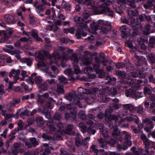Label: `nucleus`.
Returning <instances> with one entry per match:
<instances>
[{"label":"nucleus","instance_id":"31","mask_svg":"<svg viewBox=\"0 0 155 155\" xmlns=\"http://www.w3.org/2000/svg\"><path fill=\"white\" fill-rule=\"evenodd\" d=\"M36 122L39 126H41L44 124V121L41 117H37L36 119Z\"/></svg>","mask_w":155,"mask_h":155},{"label":"nucleus","instance_id":"59","mask_svg":"<svg viewBox=\"0 0 155 155\" xmlns=\"http://www.w3.org/2000/svg\"><path fill=\"white\" fill-rule=\"evenodd\" d=\"M98 141L100 143L102 144L104 146L108 143L107 141H105L102 138H100L98 139Z\"/></svg>","mask_w":155,"mask_h":155},{"label":"nucleus","instance_id":"21","mask_svg":"<svg viewBox=\"0 0 155 155\" xmlns=\"http://www.w3.org/2000/svg\"><path fill=\"white\" fill-rule=\"evenodd\" d=\"M126 119L127 121H134L137 124H138L139 122L138 117L134 115H132L130 117H126Z\"/></svg>","mask_w":155,"mask_h":155},{"label":"nucleus","instance_id":"11","mask_svg":"<svg viewBox=\"0 0 155 155\" xmlns=\"http://www.w3.org/2000/svg\"><path fill=\"white\" fill-rule=\"evenodd\" d=\"M131 76L134 78L138 77L140 78H143L145 77V74L139 70H137L136 71L131 72Z\"/></svg>","mask_w":155,"mask_h":155},{"label":"nucleus","instance_id":"36","mask_svg":"<svg viewBox=\"0 0 155 155\" xmlns=\"http://www.w3.org/2000/svg\"><path fill=\"white\" fill-rule=\"evenodd\" d=\"M127 12L128 15L130 16H135L138 15V12L136 10H135L134 11L127 10Z\"/></svg>","mask_w":155,"mask_h":155},{"label":"nucleus","instance_id":"45","mask_svg":"<svg viewBox=\"0 0 155 155\" xmlns=\"http://www.w3.org/2000/svg\"><path fill=\"white\" fill-rule=\"evenodd\" d=\"M58 80L59 81L60 83H65L67 81V79L63 76H60L58 77Z\"/></svg>","mask_w":155,"mask_h":155},{"label":"nucleus","instance_id":"6","mask_svg":"<svg viewBox=\"0 0 155 155\" xmlns=\"http://www.w3.org/2000/svg\"><path fill=\"white\" fill-rule=\"evenodd\" d=\"M127 113H123L121 111H119L118 113V116L117 115L114 114H111L108 117H107L105 119V120L107 122H109L110 121L113 120H118L119 118L123 117L126 115Z\"/></svg>","mask_w":155,"mask_h":155},{"label":"nucleus","instance_id":"5","mask_svg":"<svg viewBox=\"0 0 155 155\" xmlns=\"http://www.w3.org/2000/svg\"><path fill=\"white\" fill-rule=\"evenodd\" d=\"M74 100L73 101L74 103L78 105L79 107H82V105L79 101L80 98L76 96L74 91H73L71 93L68 94V101L69 99L71 98V100H70L71 101L74 99Z\"/></svg>","mask_w":155,"mask_h":155},{"label":"nucleus","instance_id":"35","mask_svg":"<svg viewBox=\"0 0 155 155\" xmlns=\"http://www.w3.org/2000/svg\"><path fill=\"white\" fill-rule=\"evenodd\" d=\"M150 26L149 25H147L145 27L143 33L145 35H148L150 33Z\"/></svg>","mask_w":155,"mask_h":155},{"label":"nucleus","instance_id":"19","mask_svg":"<svg viewBox=\"0 0 155 155\" xmlns=\"http://www.w3.org/2000/svg\"><path fill=\"white\" fill-rule=\"evenodd\" d=\"M147 40H144L142 38H140L137 39V41L140 45L141 49H145L147 47L144 43L147 41Z\"/></svg>","mask_w":155,"mask_h":155},{"label":"nucleus","instance_id":"47","mask_svg":"<svg viewBox=\"0 0 155 155\" xmlns=\"http://www.w3.org/2000/svg\"><path fill=\"white\" fill-rule=\"evenodd\" d=\"M137 109V113L138 114H142L143 112V107L141 106H138L135 107Z\"/></svg>","mask_w":155,"mask_h":155},{"label":"nucleus","instance_id":"2","mask_svg":"<svg viewBox=\"0 0 155 155\" xmlns=\"http://www.w3.org/2000/svg\"><path fill=\"white\" fill-rule=\"evenodd\" d=\"M92 11H94L95 14L96 15H100L105 13L109 12V16H112L113 15V12L108 7L107 5L105 3L102 4L99 7H93Z\"/></svg>","mask_w":155,"mask_h":155},{"label":"nucleus","instance_id":"40","mask_svg":"<svg viewBox=\"0 0 155 155\" xmlns=\"http://www.w3.org/2000/svg\"><path fill=\"white\" fill-rule=\"evenodd\" d=\"M78 116L82 120H85L87 118L84 111H80L79 114Z\"/></svg>","mask_w":155,"mask_h":155},{"label":"nucleus","instance_id":"13","mask_svg":"<svg viewBox=\"0 0 155 155\" xmlns=\"http://www.w3.org/2000/svg\"><path fill=\"white\" fill-rule=\"evenodd\" d=\"M123 133L124 134H125V143L128 145V146H130L132 145V142L130 140L131 138L130 135L126 131H123Z\"/></svg>","mask_w":155,"mask_h":155},{"label":"nucleus","instance_id":"1","mask_svg":"<svg viewBox=\"0 0 155 155\" xmlns=\"http://www.w3.org/2000/svg\"><path fill=\"white\" fill-rule=\"evenodd\" d=\"M28 54L30 55H35L37 60H38V61L37 64L38 67L47 66L48 64L47 63V60L48 59L49 60V64L50 65L53 64H57L58 61H60L62 62L61 66L62 67H64L66 66V64H64L67 61L66 56H64L59 59V55L57 52L53 53L52 55H50L48 52L44 50H41L39 51L38 53L29 52Z\"/></svg>","mask_w":155,"mask_h":155},{"label":"nucleus","instance_id":"8","mask_svg":"<svg viewBox=\"0 0 155 155\" xmlns=\"http://www.w3.org/2000/svg\"><path fill=\"white\" fill-rule=\"evenodd\" d=\"M95 64L93 65V68L90 67V66L87 67L84 69L85 71H86L87 72H89V71H91L94 70V71L96 73H100L102 72V70L100 69V65L99 64V63H98Z\"/></svg>","mask_w":155,"mask_h":155},{"label":"nucleus","instance_id":"54","mask_svg":"<svg viewBox=\"0 0 155 155\" xmlns=\"http://www.w3.org/2000/svg\"><path fill=\"white\" fill-rule=\"evenodd\" d=\"M21 75L22 76V77L20 79L21 81H24L25 78L28 77V76L27 74V72L26 71H23L21 73Z\"/></svg>","mask_w":155,"mask_h":155},{"label":"nucleus","instance_id":"17","mask_svg":"<svg viewBox=\"0 0 155 155\" xmlns=\"http://www.w3.org/2000/svg\"><path fill=\"white\" fill-rule=\"evenodd\" d=\"M125 94L127 97L130 96L135 97L136 94V91L134 89L130 88L125 90Z\"/></svg>","mask_w":155,"mask_h":155},{"label":"nucleus","instance_id":"58","mask_svg":"<svg viewBox=\"0 0 155 155\" xmlns=\"http://www.w3.org/2000/svg\"><path fill=\"white\" fill-rule=\"evenodd\" d=\"M124 64L123 62H119L116 64V67L118 68H120L124 67Z\"/></svg>","mask_w":155,"mask_h":155},{"label":"nucleus","instance_id":"14","mask_svg":"<svg viewBox=\"0 0 155 155\" xmlns=\"http://www.w3.org/2000/svg\"><path fill=\"white\" fill-rule=\"evenodd\" d=\"M124 109L129 110L131 112H134L136 110L135 107L131 104H126L122 105Z\"/></svg>","mask_w":155,"mask_h":155},{"label":"nucleus","instance_id":"61","mask_svg":"<svg viewBox=\"0 0 155 155\" xmlns=\"http://www.w3.org/2000/svg\"><path fill=\"white\" fill-rule=\"evenodd\" d=\"M127 2V1L126 0H120L118 2V3L120 4L121 6L124 8H126V6L125 5H123V4H124L126 3Z\"/></svg>","mask_w":155,"mask_h":155},{"label":"nucleus","instance_id":"20","mask_svg":"<svg viewBox=\"0 0 155 155\" xmlns=\"http://www.w3.org/2000/svg\"><path fill=\"white\" fill-rule=\"evenodd\" d=\"M87 35V34L86 33L84 32L83 30L81 28L78 29L76 34V36L78 38H81V36L85 37Z\"/></svg>","mask_w":155,"mask_h":155},{"label":"nucleus","instance_id":"34","mask_svg":"<svg viewBox=\"0 0 155 155\" xmlns=\"http://www.w3.org/2000/svg\"><path fill=\"white\" fill-rule=\"evenodd\" d=\"M120 133L118 130V128L115 127L114 129V131L112 133V135L114 137H117L119 135Z\"/></svg>","mask_w":155,"mask_h":155},{"label":"nucleus","instance_id":"55","mask_svg":"<svg viewBox=\"0 0 155 155\" xmlns=\"http://www.w3.org/2000/svg\"><path fill=\"white\" fill-rule=\"evenodd\" d=\"M71 60L76 63H78V58L76 54L72 55Z\"/></svg>","mask_w":155,"mask_h":155},{"label":"nucleus","instance_id":"12","mask_svg":"<svg viewBox=\"0 0 155 155\" xmlns=\"http://www.w3.org/2000/svg\"><path fill=\"white\" fill-rule=\"evenodd\" d=\"M97 23L101 25L107 26V28L110 30L112 27L111 23L109 21H105L102 20H100L97 21Z\"/></svg>","mask_w":155,"mask_h":155},{"label":"nucleus","instance_id":"49","mask_svg":"<svg viewBox=\"0 0 155 155\" xmlns=\"http://www.w3.org/2000/svg\"><path fill=\"white\" fill-rule=\"evenodd\" d=\"M99 94L101 95V97L102 98L103 102H106L108 100V98L106 95H104V94L101 92H100Z\"/></svg>","mask_w":155,"mask_h":155},{"label":"nucleus","instance_id":"50","mask_svg":"<svg viewBox=\"0 0 155 155\" xmlns=\"http://www.w3.org/2000/svg\"><path fill=\"white\" fill-rule=\"evenodd\" d=\"M144 94L145 95H149L151 93V91L149 88L146 87L144 88Z\"/></svg>","mask_w":155,"mask_h":155},{"label":"nucleus","instance_id":"57","mask_svg":"<svg viewBox=\"0 0 155 155\" xmlns=\"http://www.w3.org/2000/svg\"><path fill=\"white\" fill-rule=\"evenodd\" d=\"M31 35L35 38L38 35V34L36 30L35 29H33L30 32Z\"/></svg>","mask_w":155,"mask_h":155},{"label":"nucleus","instance_id":"4","mask_svg":"<svg viewBox=\"0 0 155 155\" xmlns=\"http://www.w3.org/2000/svg\"><path fill=\"white\" fill-rule=\"evenodd\" d=\"M91 30H90V32L93 34L97 33L96 31H99V32L102 34H106L110 30L109 29L105 27L100 26L99 25L97 24L95 22H93L90 24Z\"/></svg>","mask_w":155,"mask_h":155},{"label":"nucleus","instance_id":"48","mask_svg":"<svg viewBox=\"0 0 155 155\" xmlns=\"http://www.w3.org/2000/svg\"><path fill=\"white\" fill-rule=\"evenodd\" d=\"M46 81V83H48L51 85L52 84H55L56 83V81L54 79H48Z\"/></svg>","mask_w":155,"mask_h":155},{"label":"nucleus","instance_id":"39","mask_svg":"<svg viewBox=\"0 0 155 155\" xmlns=\"http://www.w3.org/2000/svg\"><path fill=\"white\" fill-rule=\"evenodd\" d=\"M145 18L146 20L148 21H150L154 22L155 23V15H153L150 17L149 16H145Z\"/></svg>","mask_w":155,"mask_h":155},{"label":"nucleus","instance_id":"38","mask_svg":"<svg viewBox=\"0 0 155 155\" xmlns=\"http://www.w3.org/2000/svg\"><path fill=\"white\" fill-rule=\"evenodd\" d=\"M83 62L85 65H88L90 64L92 62L91 59L87 58H84V59L83 60Z\"/></svg>","mask_w":155,"mask_h":155},{"label":"nucleus","instance_id":"26","mask_svg":"<svg viewBox=\"0 0 155 155\" xmlns=\"http://www.w3.org/2000/svg\"><path fill=\"white\" fill-rule=\"evenodd\" d=\"M23 62L25 63L28 66H30L32 64V60L30 59L27 58H23L21 59Z\"/></svg>","mask_w":155,"mask_h":155},{"label":"nucleus","instance_id":"27","mask_svg":"<svg viewBox=\"0 0 155 155\" xmlns=\"http://www.w3.org/2000/svg\"><path fill=\"white\" fill-rule=\"evenodd\" d=\"M116 74L120 78H124L126 76V74L124 72L117 71L115 72Z\"/></svg>","mask_w":155,"mask_h":155},{"label":"nucleus","instance_id":"24","mask_svg":"<svg viewBox=\"0 0 155 155\" xmlns=\"http://www.w3.org/2000/svg\"><path fill=\"white\" fill-rule=\"evenodd\" d=\"M20 102V100L19 99H14L11 101L9 103H8L7 106L8 108L13 107L15 106L16 104L19 103Z\"/></svg>","mask_w":155,"mask_h":155},{"label":"nucleus","instance_id":"51","mask_svg":"<svg viewBox=\"0 0 155 155\" xmlns=\"http://www.w3.org/2000/svg\"><path fill=\"white\" fill-rule=\"evenodd\" d=\"M7 52L9 53L11 55H14L16 54H21V52L18 50H15L14 51H11L9 50H8Z\"/></svg>","mask_w":155,"mask_h":155},{"label":"nucleus","instance_id":"30","mask_svg":"<svg viewBox=\"0 0 155 155\" xmlns=\"http://www.w3.org/2000/svg\"><path fill=\"white\" fill-rule=\"evenodd\" d=\"M122 83L127 84H128L131 85L134 82V81L132 79H128L127 81V79H123L121 81Z\"/></svg>","mask_w":155,"mask_h":155},{"label":"nucleus","instance_id":"63","mask_svg":"<svg viewBox=\"0 0 155 155\" xmlns=\"http://www.w3.org/2000/svg\"><path fill=\"white\" fill-rule=\"evenodd\" d=\"M96 76L94 74H89L87 76V80L88 81H91V79L95 78Z\"/></svg>","mask_w":155,"mask_h":155},{"label":"nucleus","instance_id":"33","mask_svg":"<svg viewBox=\"0 0 155 155\" xmlns=\"http://www.w3.org/2000/svg\"><path fill=\"white\" fill-rule=\"evenodd\" d=\"M30 143L34 147H35L38 144V142L37 141L36 138L33 137L29 139Z\"/></svg>","mask_w":155,"mask_h":155},{"label":"nucleus","instance_id":"42","mask_svg":"<svg viewBox=\"0 0 155 155\" xmlns=\"http://www.w3.org/2000/svg\"><path fill=\"white\" fill-rule=\"evenodd\" d=\"M5 63V56L2 54H0V66L4 65Z\"/></svg>","mask_w":155,"mask_h":155},{"label":"nucleus","instance_id":"18","mask_svg":"<svg viewBox=\"0 0 155 155\" xmlns=\"http://www.w3.org/2000/svg\"><path fill=\"white\" fill-rule=\"evenodd\" d=\"M133 28L134 29L133 31V34L134 35H137L138 33L137 31L141 28L140 24L139 23H135L132 25Z\"/></svg>","mask_w":155,"mask_h":155},{"label":"nucleus","instance_id":"16","mask_svg":"<svg viewBox=\"0 0 155 155\" xmlns=\"http://www.w3.org/2000/svg\"><path fill=\"white\" fill-rule=\"evenodd\" d=\"M5 20L9 24H14L15 21L14 20L13 17L10 15H6L5 16Z\"/></svg>","mask_w":155,"mask_h":155},{"label":"nucleus","instance_id":"44","mask_svg":"<svg viewBox=\"0 0 155 155\" xmlns=\"http://www.w3.org/2000/svg\"><path fill=\"white\" fill-rule=\"evenodd\" d=\"M79 127L80 130L82 132H84L86 131V127L84 125V124L81 123L79 124Z\"/></svg>","mask_w":155,"mask_h":155},{"label":"nucleus","instance_id":"43","mask_svg":"<svg viewBox=\"0 0 155 155\" xmlns=\"http://www.w3.org/2000/svg\"><path fill=\"white\" fill-rule=\"evenodd\" d=\"M47 126L49 127L50 130L51 131H53L54 130L55 128L53 125V123L50 122H48L47 123Z\"/></svg>","mask_w":155,"mask_h":155},{"label":"nucleus","instance_id":"15","mask_svg":"<svg viewBox=\"0 0 155 155\" xmlns=\"http://www.w3.org/2000/svg\"><path fill=\"white\" fill-rule=\"evenodd\" d=\"M140 137L145 146H149L151 143H153L152 142L150 141L146 135L144 134L141 135Z\"/></svg>","mask_w":155,"mask_h":155},{"label":"nucleus","instance_id":"62","mask_svg":"<svg viewBox=\"0 0 155 155\" xmlns=\"http://www.w3.org/2000/svg\"><path fill=\"white\" fill-rule=\"evenodd\" d=\"M150 122L148 124H146V126L150 129H153L154 127V124L151 120Z\"/></svg>","mask_w":155,"mask_h":155},{"label":"nucleus","instance_id":"52","mask_svg":"<svg viewBox=\"0 0 155 155\" xmlns=\"http://www.w3.org/2000/svg\"><path fill=\"white\" fill-rule=\"evenodd\" d=\"M46 81L44 83L40 86V87L43 91L47 90L48 89V86Z\"/></svg>","mask_w":155,"mask_h":155},{"label":"nucleus","instance_id":"3","mask_svg":"<svg viewBox=\"0 0 155 155\" xmlns=\"http://www.w3.org/2000/svg\"><path fill=\"white\" fill-rule=\"evenodd\" d=\"M90 16L88 13L85 12L83 13V18L81 19L80 17L76 16L74 17V20L76 22L80 24V26L84 28H86L87 27L86 23H88L91 20Z\"/></svg>","mask_w":155,"mask_h":155},{"label":"nucleus","instance_id":"28","mask_svg":"<svg viewBox=\"0 0 155 155\" xmlns=\"http://www.w3.org/2000/svg\"><path fill=\"white\" fill-rule=\"evenodd\" d=\"M107 81V83H110L111 84H114L115 83L116 79L113 77L110 76L107 77L105 79Z\"/></svg>","mask_w":155,"mask_h":155},{"label":"nucleus","instance_id":"23","mask_svg":"<svg viewBox=\"0 0 155 155\" xmlns=\"http://www.w3.org/2000/svg\"><path fill=\"white\" fill-rule=\"evenodd\" d=\"M52 90L53 91H56L59 94H63L64 92L63 86L59 84L57 85L56 88H52Z\"/></svg>","mask_w":155,"mask_h":155},{"label":"nucleus","instance_id":"29","mask_svg":"<svg viewBox=\"0 0 155 155\" xmlns=\"http://www.w3.org/2000/svg\"><path fill=\"white\" fill-rule=\"evenodd\" d=\"M109 94L111 96H114L117 94V90L116 88H111L109 92Z\"/></svg>","mask_w":155,"mask_h":155},{"label":"nucleus","instance_id":"46","mask_svg":"<svg viewBox=\"0 0 155 155\" xmlns=\"http://www.w3.org/2000/svg\"><path fill=\"white\" fill-rule=\"evenodd\" d=\"M95 99L92 97H89L85 99V101L89 104H91L94 102Z\"/></svg>","mask_w":155,"mask_h":155},{"label":"nucleus","instance_id":"10","mask_svg":"<svg viewBox=\"0 0 155 155\" xmlns=\"http://www.w3.org/2000/svg\"><path fill=\"white\" fill-rule=\"evenodd\" d=\"M34 6L36 8V11L39 13L44 11L46 9V7L44 5L39 3L37 1H36L34 3Z\"/></svg>","mask_w":155,"mask_h":155},{"label":"nucleus","instance_id":"37","mask_svg":"<svg viewBox=\"0 0 155 155\" xmlns=\"http://www.w3.org/2000/svg\"><path fill=\"white\" fill-rule=\"evenodd\" d=\"M21 86L25 89L27 92H29L32 90L31 88H29L28 85L25 84L24 82H22L21 84Z\"/></svg>","mask_w":155,"mask_h":155},{"label":"nucleus","instance_id":"64","mask_svg":"<svg viewBox=\"0 0 155 155\" xmlns=\"http://www.w3.org/2000/svg\"><path fill=\"white\" fill-rule=\"evenodd\" d=\"M101 132L102 134L104 137H108V132L107 130H104Z\"/></svg>","mask_w":155,"mask_h":155},{"label":"nucleus","instance_id":"7","mask_svg":"<svg viewBox=\"0 0 155 155\" xmlns=\"http://www.w3.org/2000/svg\"><path fill=\"white\" fill-rule=\"evenodd\" d=\"M36 73L32 74L31 75V77H29L28 79H26V81L27 82H29L32 83H34L35 79V83L37 84H39L41 83L42 81V79L41 77L40 76H36L35 78H34V77L36 76Z\"/></svg>","mask_w":155,"mask_h":155},{"label":"nucleus","instance_id":"56","mask_svg":"<svg viewBox=\"0 0 155 155\" xmlns=\"http://www.w3.org/2000/svg\"><path fill=\"white\" fill-rule=\"evenodd\" d=\"M149 46L152 48L153 47V44L155 42V39L154 38H150L149 40Z\"/></svg>","mask_w":155,"mask_h":155},{"label":"nucleus","instance_id":"22","mask_svg":"<svg viewBox=\"0 0 155 155\" xmlns=\"http://www.w3.org/2000/svg\"><path fill=\"white\" fill-rule=\"evenodd\" d=\"M68 110H69L70 114L69 116L74 118H75L76 117L77 109L75 107H71L68 108Z\"/></svg>","mask_w":155,"mask_h":155},{"label":"nucleus","instance_id":"32","mask_svg":"<svg viewBox=\"0 0 155 155\" xmlns=\"http://www.w3.org/2000/svg\"><path fill=\"white\" fill-rule=\"evenodd\" d=\"M147 56L148 57L151 62L155 64V56L151 53L147 54Z\"/></svg>","mask_w":155,"mask_h":155},{"label":"nucleus","instance_id":"9","mask_svg":"<svg viewBox=\"0 0 155 155\" xmlns=\"http://www.w3.org/2000/svg\"><path fill=\"white\" fill-rule=\"evenodd\" d=\"M20 73V70L18 69L15 70L12 69L9 73V76L10 78L13 77V79L15 80L14 81H17V80L19 79V75Z\"/></svg>","mask_w":155,"mask_h":155},{"label":"nucleus","instance_id":"25","mask_svg":"<svg viewBox=\"0 0 155 155\" xmlns=\"http://www.w3.org/2000/svg\"><path fill=\"white\" fill-rule=\"evenodd\" d=\"M99 55L100 57L99 58L97 57H96L95 58L96 61L98 63H100L101 62V59H102L103 60L105 59V55L103 53H100L99 54Z\"/></svg>","mask_w":155,"mask_h":155},{"label":"nucleus","instance_id":"41","mask_svg":"<svg viewBox=\"0 0 155 155\" xmlns=\"http://www.w3.org/2000/svg\"><path fill=\"white\" fill-rule=\"evenodd\" d=\"M113 108L115 109H118L119 108V106L118 104L114 103L112 106H110V111L109 112L111 113L113 112Z\"/></svg>","mask_w":155,"mask_h":155},{"label":"nucleus","instance_id":"53","mask_svg":"<svg viewBox=\"0 0 155 155\" xmlns=\"http://www.w3.org/2000/svg\"><path fill=\"white\" fill-rule=\"evenodd\" d=\"M42 137L44 139V140H50L51 139V136L47 135L45 133L42 134Z\"/></svg>","mask_w":155,"mask_h":155},{"label":"nucleus","instance_id":"60","mask_svg":"<svg viewBox=\"0 0 155 155\" xmlns=\"http://www.w3.org/2000/svg\"><path fill=\"white\" fill-rule=\"evenodd\" d=\"M49 95L48 93H46L44 94L42 96L45 99H48V100L50 101H53V99L51 97H49Z\"/></svg>","mask_w":155,"mask_h":155}]
</instances>
